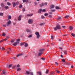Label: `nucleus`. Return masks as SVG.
Here are the masks:
<instances>
[{
  "label": "nucleus",
  "mask_w": 75,
  "mask_h": 75,
  "mask_svg": "<svg viewBox=\"0 0 75 75\" xmlns=\"http://www.w3.org/2000/svg\"><path fill=\"white\" fill-rule=\"evenodd\" d=\"M16 24V23H13V25H15Z\"/></svg>",
  "instance_id": "obj_62"
},
{
  "label": "nucleus",
  "mask_w": 75,
  "mask_h": 75,
  "mask_svg": "<svg viewBox=\"0 0 75 75\" xmlns=\"http://www.w3.org/2000/svg\"><path fill=\"white\" fill-rule=\"evenodd\" d=\"M26 31L28 32H31V31L30 30V29H26Z\"/></svg>",
  "instance_id": "obj_15"
},
{
  "label": "nucleus",
  "mask_w": 75,
  "mask_h": 75,
  "mask_svg": "<svg viewBox=\"0 0 75 75\" xmlns=\"http://www.w3.org/2000/svg\"><path fill=\"white\" fill-rule=\"evenodd\" d=\"M69 17V15H67V16H65V17H64V18H68V17Z\"/></svg>",
  "instance_id": "obj_27"
},
{
  "label": "nucleus",
  "mask_w": 75,
  "mask_h": 75,
  "mask_svg": "<svg viewBox=\"0 0 75 75\" xmlns=\"http://www.w3.org/2000/svg\"><path fill=\"white\" fill-rule=\"evenodd\" d=\"M7 4L8 6H11V4L10 2H7Z\"/></svg>",
  "instance_id": "obj_32"
},
{
  "label": "nucleus",
  "mask_w": 75,
  "mask_h": 75,
  "mask_svg": "<svg viewBox=\"0 0 75 75\" xmlns=\"http://www.w3.org/2000/svg\"><path fill=\"white\" fill-rule=\"evenodd\" d=\"M42 12H45V11H46V10L45 9H42Z\"/></svg>",
  "instance_id": "obj_30"
},
{
  "label": "nucleus",
  "mask_w": 75,
  "mask_h": 75,
  "mask_svg": "<svg viewBox=\"0 0 75 75\" xmlns=\"http://www.w3.org/2000/svg\"><path fill=\"white\" fill-rule=\"evenodd\" d=\"M20 40V39H17V41H19Z\"/></svg>",
  "instance_id": "obj_58"
},
{
  "label": "nucleus",
  "mask_w": 75,
  "mask_h": 75,
  "mask_svg": "<svg viewBox=\"0 0 75 75\" xmlns=\"http://www.w3.org/2000/svg\"><path fill=\"white\" fill-rule=\"evenodd\" d=\"M64 44V42H61V45H63Z\"/></svg>",
  "instance_id": "obj_55"
},
{
  "label": "nucleus",
  "mask_w": 75,
  "mask_h": 75,
  "mask_svg": "<svg viewBox=\"0 0 75 75\" xmlns=\"http://www.w3.org/2000/svg\"><path fill=\"white\" fill-rule=\"evenodd\" d=\"M42 11V9H40L38 11V13H41Z\"/></svg>",
  "instance_id": "obj_14"
},
{
  "label": "nucleus",
  "mask_w": 75,
  "mask_h": 75,
  "mask_svg": "<svg viewBox=\"0 0 75 75\" xmlns=\"http://www.w3.org/2000/svg\"><path fill=\"white\" fill-rule=\"evenodd\" d=\"M2 49V50H4L5 48L0 46V50Z\"/></svg>",
  "instance_id": "obj_10"
},
{
  "label": "nucleus",
  "mask_w": 75,
  "mask_h": 75,
  "mask_svg": "<svg viewBox=\"0 0 75 75\" xmlns=\"http://www.w3.org/2000/svg\"><path fill=\"white\" fill-rule=\"evenodd\" d=\"M74 66L71 65V68H73Z\"/></svg>",
  "instance_id": "obj_60"
},
{
  "label": "nucleus",
  "mask_w": 75,
  "mask_h": 75,
  "mask_svg": "<svg viewBox=\"0 0 75 75\" xmlns=\"http://www.w3.org/2000/svg\"><path fill=\"white\" fill-rule=\"evenodd\" d=\"M19 2H16V5H18V4Z\"/></svg>",
  "instance_id": "obj_53"
},
{
  "label": "nucleus",
  "mask_w": 75,
  "mask_h": 75,
  "mask_svg": "<svg viewBox=\"0 0 75 75\" xmlns=\"http://www.w3.org/2000/svg\"><path fill=\"white\" fill-rule=\"evenodd\" d=\"M50 8H54V5H51L50 6Z\"/></svg>",
  "instance_id": "obj_19"
},
{
  "label": "nucleus",
  "mask_w": 75,
  "mask_h": 75,
  "mask_svg": "<svg viewBox=\"0 0 75 75\" xmlns=\"http://www.w3.org/2000/svg\"><path fill=\"white\" fill-rule=\"evenodd\" d=\"M44 50L43 49H41L39 50L40 53H42V51H43Z\"/></svg>",
  "instance_id": "obj_13"
},
{
  "label": "nucleus",
  "mask_w": 75,
  "mask_h": 75,
  "mask_svg": "<svg viewBox=\"0 0 75 75\" xmlns=\"http://www.w3.org/2000/svg\"><path fill=\"white\" fill-rule=\"evenodd\" d=\"M24 44H25L24 42H21V43H20V45L21 46L23 45Z\"/></svg>",
  "instance_id": "obj_22"
},
{
  "label": "nucleus",
  "mask_w": 75,
  "mask_h": 75,
  "mask_svg": "<svg viewBox=\"0 0 75 75\" xmlns=\"http://www.w3.org/2000/svg\"><path fill=\"white\" fill-rule=\"evenodd\" d=\"M56 72H57V73H59L60 72V71L58 70H56Z\"/></svg>",
  "instance_id": "obj_43"
},
{
  "label": "nucleus",
  "mask_w": 75,
  "mask_h": 75,
  "mask_svg": "<svg viewBox=\"0 0 75 75\" xmlns=\"http://www.w3.org/2000/svg\"><path fill=\"white\" fill-rule=\"evenodd\" d=\"M55 8L57 10H58L59 9H60V8H59V7L58 6H56Z\"/></svg>",
  "instance_id": "obj_25"
},
{
  "label": "nucleus",
  "mask_w": 75,
  "mask_h": 75,
  "mask_svg": "<svg viewBox=\"0 0 75 75\" xmlns=\"http://www.w3.org/2000/svg\"><path fill=\"white\" fill-rule=\"evenodd\" d=\"M42 54V53H39V54H38V56H40Z\"/></svg>",
  "instance_id": "obj_26"
},
{
  "label": "nucleus",
  "mask_w": 75,
  "mask_h": 75,
  "mask_svg": "<svg viewBox=\"0 0 75 75\" xmlns=\"http://www.w3.org/2000/svg\"><path fill=\"white\" fill-rule=\"evenodd\" d=\"M28 44H27V43H25V44L24 46L25 47H28Z\"/></svg>",
  "instance_id": "obj_21"
},
{
  "label": "nucleus",
  "mask_w": 75,
  "mask_h": 75,
  "mask_svg": "<svg viewBox=\"0 0 75 75\" xmlns=\"http://www.w3.org/2000/svg\"><path fill=\"white\" fill-rule=\"evenodd\" d=\"M61 18L60 17H59L57 18L58 20H61Z\"/></svg>",
  "instance_id": "obj_34"
},
{
  "label": "nucleus",
  "mask_w": 75,
  "mask_h": 75,
  "mask_svg": "<svg viewBox=\"0 0 75 75\" xmlns=\"http://www.w3.org/2000/svg\"><path fill=\"white\" fill-rule=\"evenodd\" d=\"M61 28V27H60L59 25H57L56 26V28Z\"/></svg>",
  "instance_id": "obj_9"
},
{
  "label": "nucleus",
  "mask_w": 75,
  "mask_h": 75,
  "mask_svg": "<svg viewBox=\"0 0 75 75\" xmlns=\"http://www.w3.org/2000/svg\"><path fill=\"white\" fill-rule=\"evenodd\" d=\"M0 16H3V13H0Z\"/></svg>",
  "instance_id": "obj_35"
},
{
  "label": "nucleus",
  "mask_w": 75,
  "mask_h": 75,
  "mask_svg": "<svg viewBox=\"0 0 75 75\" xmlns=\"http://www.w3.org/2000/svg\"><path fill=\"white\" fill-rule=\"evenodd\" d=\"M19 44V42H16L14 43L13 44V45L14 46H16L17 45V44Z\"/></svg>",
  "instance_id": "obj_7"
},
{
  "label": "nucleus",
  "mask_w": 75,
  "mask_h": 75,
  "mask_svg": "<svg viewBox=\"0 0 75 75\" xmlns=\"http://www.w3.org/2000/svg\"><path fill=\"white\" fill-rule=\"evenodd\" d=\"M4 4H3V3L1 4V6L2 7H4Z\"/></svg>",
  "instance_id": "obj_28"
},
{
  "label": "nucleus",
  "mask_w": 75,
  "mask_h": 75,
  "mask_svg": "<svg viewBox=\"0 0 75 75\" xmlns=\"http://www.w3.org/2000/svg\"><path fill=\"white\" fill-rule=\"evenodd\" d=\"M59 49H60V50H62V47H59Z\"/></svg>",
  "instance_id": "obj_63"
},
{
  "label": "nucleus",
  "mask_w": 75,
  "mask_h": 75,
  "mask_svg": "<svg viewBox=\"0 0 75 75\" xmlns=\"http://www.w3.org/2000/svg\"><path fill=\"white\" fill-rule=\"evenodd\" d=\"M11 23V21L8 20V22H7L6 25L7 26H9Z\"/></svg>",
  "instance_id": "obj_3"
},
{
  "label": "nucleus",
  "mask_w": 75,
  "mask_h": 75,
  "mask_svg": "<svg viewBox=\"0 0 75 75\" xmlns=\"http://www.w3.org/2000/svg\"><path fill=\"white\" fill-rule=\"evenodd\" d=\"M53 30H54V31H56V30H59V29H59V28H54V29H53Z\"/></svg>",
  "instance_id": "obj_23"
},
{
  "label": "nucleus",
  "mask_w": 75,
  "mask_h": 75,
  "mask_svg": "<svg viewBox=\"0 0 75 75\" xmlns=\"http://www.w3.org/2000/svg\"><path fill=\"white\" fill-rule=\"evenodd\" d=\"M12 64H11L9 65V67H12Z\"/></svg>",
  "instance_id": "obj_45"
},
{
  "label": "nucleus",
  "mask_w": 75,
  "mask_h": 75,
  "mask_svg": "<svg viewBox=\"0 0 75 75\" xmlns=\"http://www.w3.org/2000/svg\"><path fill=\"white\" fill-rule=\"evenodd\" d=\"M51 11L52 12H54L55 11V10H51Z\"/></svg>",
  "instance_id": "obj_41"
},
{
  "label": "nucleus",
  "mask_w": 75,
  "mask_h": 75,
  "mask_svg": "<svg viewBox=\"0 0 75 75\" xmlns=\"http://www.w3.org/2000/svg\"><path fill=\"white\" fill-rule=\"evenodd\" d=\"M12 4L13 5V7H16V4L15 2H12Z\"/></svg>",
  "instance_id": "obj_11"
},
{
  "label": "nucleus",
  "mask_w": 75,
  "mask_h": 75,
  "mask_svg": "<svg viewBox=\"0 0 75 75\" xmlns=\"http://www.w3.org/2000/svg\"><path fill=\"white\" fill-rule=\"evenodd\" d=\"M62 28H66V26H62Z\"/></svg>",
  "instance_id": "obj_44"
},
{
  "label": "nucleus",
  "mask_w": 75,
  "mask_h": 75,
  "mask_svg": "<svg viewBox=\"0 0 75 75\" xmlns=\"http://www.w3.org/2000/svg\"><path fill=\"white\" fill-rule=\"evenodd\" d=\"M67 52L66 51H64V54H67Z\"/></svg>",
  "instance_id": "obj_56"
},
{
  "label": "nucleus",
  "mask_w": 75,
  "mask_h": 75,
  "mask_svg": "<svg viewBox=\"0 0 75 75\" xmlns=\"http://www.w3.org/2000/svg\"><path fill=\"white\" fill-rule=\"evenodd\" d=\"M17 67H20V65L18 64L17 65Z\"/></svg>",
  "instance_id": "obj_57"
},
{
  "label": "nucleus",
  "mask_w": 75,
  "mask_h": 75,
  "mask_svg": "<svg viewBox=\"0 0 75 75\" xmlns=\"http://www.w3.org/2000/svg\"><path fill=\"white\" fill-rule=\"evenodd\" d=\"M4 8L5 9H8V8H9V7L8 6H5Z\"/></svg>",
  "instance_id": "obj_20"
},
{
  "label": "nucleus",
  "mask_w": 75,
  "mask_h": 75,
  "mask_svg": "<svg viewBox=\"0 0 75 75\" xmlns=\"http://www.w3.org/2000/svg\"><path fill=\"white\" fill-rule=\"evenodd\" d=\"M44 24H45V23H41L40 24V25H41V26H42V25H44Z\"/></svg>",
  "instance_id": "obj_24"
},
{
  "label": "nucleus",
  "mask_w": 75,
  "mask_h": 75,
  "mask_svg": "<svg viewBox=\"0 0 75 75\" xmlns=\"http://www.w3.org/2000/svg\"><path fill=\"white\" fill-rule=\"evenodd\" d=\"M25 8H23V11H25Z\"/></svg>",
  "instance_id": "obj_46"
},
{
  "label": "nucleus",
  "mask_w": 75,
  "mask_h": 75,
  "mask_svg": "<svg viewBox=\"0 0 75 75\" xmlns=\"http://www.w3.org/2000/svg\"><path fill=\"white\" fill-rule=\"evenodd\" d=\"M22 7H23V6H22V5H21V4L19 6V7L20 8H21Z\"/></svg>",
  "instance_id": "obj_33"
},
{
  "label": "nucleus",
  "mask_w": 75,
  "mask_h": 75,
  "mask_svg": "<svg viewBox=\"0 0 75 75\" xmlns=\"http://www.w3.org/2000/svg\"><path fill=\"white\" fill-rule=\"evenodd\" d=\"M51 39L52 40H53V39H54V36H51Z\"/></svg>",
  "instance_id": "obj_47"
},
{
  "label": "nucleus",
  "mask_w": 75,
  "mask_h": 75,
  "mask_svg": "<svg viewBox=\"0 0 75 75\" xmlns=\"http://www.w3.org/2000/svg\"><path fill=\"white\" fill-rule=\"evenodd\" d=\"M33 23V20L32 19H30L28 21V23L30 24H31Z\"/></svg>",
  "instance_id": "obj_2"
},
{
  "label": "nucleus",
  "mask_w": 75,
  "mask_h": 75,
  "mask_svg": "<svg viewBox=\"0 0 75 75\" xmlns=\"http://www.w3.org/2000/svg\"><path fill=\"white\" fill-rule=\"evenodd\" d=\"M44 6V4L42 3L40 5V7H42Z\"/></svg>",
  "instance_id": "obj_12"
},
{
  "label": "nucleus",
  "mask_w": 75,
  "mask_h": 75,
  "mask_svg": "<svg viewBox=\"0 0 75 75\" xmlns=\"http://www.w3.org/2000/svg\"><path fill=\"white\" fill-rule=\"evenodd\" d=\"M2 74H4V75H6V72L5 71H2Z\"/></svg>",
  "instance_id": "obj_16"
},
{
  "label": "nucleus",
  "mask_w": 75,
  "mask_h": 75,
  "mask_svg": "<svg viewBox=\"0 0 75 75\" xmlns=\"http://www.w3.org/2000/svg\"><path fill=\"white\" fill-rule=\"evenodd\" d=\"M20 70H21V69L20 68H18L17 69V71H20Z\"/></svg>",
  "instance_id": "obj_37"
},
{
  "label": "nucleus",
  "mask_w": 75,
  "mask_h": 75,
  "mask_svg": "<svg viewBox=\"0 0 75 75\" xmlns=\"http://www.w3.org/2000/svg\"><path fill=\"white\" fill-rule=\"evenodd\" d=\"M35 34L36 35V37L37 38L39 39L40 37V33H39L38 32H35Z\"/></svg>",
  "instance_id": "obj_1"
},
{
  "label": "nucleus",
  "mask_w": 75,
  "mask_h": 75,
  "mask_svg": "<svg viewBox=\"0 0 75 75\" xmlns=\"http://www.w3.org/2000/svg\"><path fill=\"white\" fill-rule=\"evenodd\" d=\"M37 74H39L40 75H42L41 73L40 72L38 71L37 72Z\"/></svg>",
  "instance_id": "obj_31"
},
{
  "label": "nucleus",
  "mask_w": 75,
  "mask_h": 75,
  "mask_svg": "<svg viewBox=\"0 0 75 75\" xmlns=\"http://www.w3.org/2000/svg\"><path fill=\"white\" fill-rule=\"evenodd\" d=\"M33 16V14L31 13L30 14H27V16H28L29 17H31L32 16Z\"/></svg>",
  "instance_id": "obj_8"
},
{
  "label": "nucleus",
  "mask_w": 75,
  "mask_h": 75,
  "mask_svg": "<svg viewBox=\"0 0 75 75\" xmlns=\"http://www.w3.org/2000/svg\"><path fill=\"white\" fill-rule=\"evenodd\" d=\"M23 3H25L26 2V3H27L28 2V0H23Z\"/></svg>",
  "instance_id": "obj_17"
},
{
  "label": "nucleus",
  "mask_w": 75,
  "mask_h": 75,
  "mask_svg": "<svg viewBox=\"0 0 75 75\" xmlns=\"http://www.w3.org/2000/svg\"><path fill=\"white\" fill-rule=\"evenodd\" d=\"M71 35L74 37H75V34L74 33H71Z\"/></svg>",
  "instance_id": "obj_29"
},
{
  "label": "nucleus",
  "mask_w": 75,
  "mask_h": 75,
  "mask_svg": "<svg viewBox=\"0 0 75 75\" xmlns=\"http://www.w3.org/2000/svg\"><path fill=\"white\" fill-rule=\"evenodd\" d=\"M49 17H50V18L52 17V16H51V15H49Z\"/></svg>",
  "instance_id": "obj_59"
},
{
  "label": "nucleus",
  "mask_w": 75,
  "mask_h": 75,
  "mask_svg": "<svg viewBox=\"0 0 75 75\" xmlns=\"http://www.w3.org/2000/svg\"><path fill=\"white\" fill-rule=\"evenodd\" d=\"M22 54H22V53H20V54H18L17 55V57L18 58L19 57L21 56V55H22Z\"/></svg>",
  "instance_id": "obj_6"
},
{
  "label": "nucleus",
  "mask_w": 75,
  "mask_h": 75,
  "mask_svg": "<svg viewBox=\"0 0 75 75\" xmlns=\"http://www.w3.org/2000/svg\"><path fill=\"white\" fill-rule=\"evenodd\" d=\"M32 37V35H29V36H28V37L29 38H30Z\"/></svg>",
  "instance_id": "obj_38"
},
{
  "label": "nucleus",
  "mask_w": 75,
  "mask_h": 75,
  "mask_svg": "<svg viewBox=\"0 0 75 75\" xmlns=\"http://www.w3.org/2000/svg\"><path fill=\"white\" fill-rule=\"evenodd\" d=\"M26 74H28V75L30 74V75H33V73L32 72L30 73L28 71H26Z\"/></svg>",
  "instance_id": "obj_4"
},
{
  "label": "nucleus",
  "mask_w": 75,
  "mask_h": 75,
  "mask_svg": "<svg viewBox=\"0 0 75 75\" xmlns=\"http://www.w3.org/2000/svg\"><path fill=\"white\" fill-rule=\"evenodd\" d=\"M69 28H73V27H72V26H70L69 27Z\"/></svg>",
  "instance_id": "obj_51"
},
{
  "label": "nucleus",
  "mask_w": 75,
  "mask_h": 75,
  "mask_svg": "<svg viewBox=\"0 0 75 75\" xmlns=\"http://www.w3.org/2000/svg\"><path fill=\"white\" fill-rule=\"evenodd\" d=\"M55 64H56V65H58L59 64L57 62H55Z\"/></svg>",
  "instance_id": "obj_49"
},
{
  "label": "nucleus",
  "mask_w": 75,
  "mask_h": 75,
  "mask_svg": "<svg viewBox=\"0 0 75 75\" xmlns=\"http://www.w3.org/2000/svg\"><path fill=\"white\" fill-rule=\"evenodd\" d=\"M44 16H48V14L47 13H45L44 15Z\"/></svg>",
  "instance_id": "obj_39"
},
{
  "label": "nucleus",
  "mask_w": 75,
  "mask_h": 75,
  "mask_svg": "<svg viewBox=\"0 0 75 75\" xmlns=\"http://www.w3.org/2000/svg\"><path fill=\"white\" fill-rule=\"evenodd\" d=\"M8 19H11V16H7Z\"/></svg>",
  "instance_id": "obj_18"
},
{
  "label": "nucleus",
  "mask_w": 75,
  "mask_h": 75,
  "mask_svg": "<svg viewBox=\"0 0 75 75\" xmlns=\"http://www.w3.org/2000/svg\"><path fill=\"white\" fill-rule=\"evenodd\" d=\"M21 17H22V16L21 15H20L19 17L18 18V21H21Z\"/></svg>",
  "instance_id": "obj_5"
},
{
  "label": "nucleus",
  "mask_w": 75,
  "mask_h": 75,
  "mask_svg": "<svg viewBox=\"0 0 75 75\" xmlns=\"http://www.w3.org/2000/svg\"><path fill=\"white\" fill-rule=\"evenodd\" d=\"M69 30H73V28H69Z\"/></svg>",
  "instance_id": "obj_61"
},
{
  "label": "nucleus",
  "mask_w": 75,
  "mask_h": 75,
  "mask_svg": "<svg viewBox=\"0 0 75 75\" xmlns=\"http://www.w3.org/2000/svg\"><path fill=\"white\" fill-rule=\"evenodd\" d=\"M2 36H4L6 35V33H3L2 34Z\"/></svg>",
  "instance_id": "obj_36"
},
{
  "label": "nucleus",
  "mask_w": 75,
  "mask_h": 75,
  "mask_svg": "<svg viewBox=\"0 0 75 75\" xmlns=\"http://www.w3.org/2000/svg\"><path fill=\"white\" fill-rule=\"evenodd\" d=\"M62 62H65V59H62Z\"/></svg>",
  "instance_id": "obj_42"
},
{
  "label": "nucleus",
  "mask_w": 75,
  "mask_h": 75,
  "mask_svg": "<svg viewBox=\"0 0 75 75\" xmlns=\"http://www.w3.org/2000/svg\"><path fill=\"white\" fill-rule=\"evenodd\" d=\"M3 27H7V26L6 25H3Z\"/></svg>",
  "instance_id": "obj_50"
},
{
  "label": "nucleus",
  "mask_w": 75,
  "mask_h": 75,
  "mask_svg": "<svg viewBox=\"0 0 75 75\" xmlns=\"http://www.w3.org/2000/svg\"><path fill=\"white\" fill-rule=\"evenodd\" d=\"M41 18H45V17L44 16H41Z\"/></svg>",
  "instance_id": "obj_54"
},
{
  "label": "nucleus",
  "mask_w": 75,
  "mask_h": 75,
  "mask_svg": "<svg viewBox=\"0 0 75 75\" xmlns=\"http://www.w3.org/2000/svg\"><path fill=\"white\" fill-rule=\"evenodd\" d=\"M9 38V37H8V36H7L6 37V39H8V38Z\"/></svg>",
  "instance_id": "obj_64"
},
{
  "label": "nucleus",
  "mask_w": 75,
  "mask_h": 75,
  "mask_svg": "<svg viewBox=\"0 0 75 75\" xmlns=\"http://www.w3.org/2000/svg\"><path fill=\"white\" fill-rule=\"evenodd\" d=\"M41 59H42V60H43L44 61L45 60V58H43V57H41Z\"/></svg>",
  "instance_id": "obj_40"
},
{
  "label": "nucleus",
  "mask_w": 75,
  "mask_h": 75,
  "mask_svg": "<svg viewBox=\"0 0 75 75\" xmlns=\"http://www.w3.org/2000/svg\"><path fill=\"white\" fill-rule=\"evenodd\" d=\"M49 71L48 70L46 71V73L47 74V73Z\"/></svg>",
  "instance_id": "obj_48"
},
{
  "label": "nucleus",
  "mask_w": 75,
  "mask_h": 75,
  "mask_svg": "<svg viewBox=\"0 0 75 75\" xmlns=\"http://www.w3.org/2000/svg\"><path fill=\"white\" fill-rule=\"evenodd\" d=\"M44 4V5H45V6H47V3L46 2Z\"/></svg>",
  "instance_id": "obj_52"
}]
</instances>
